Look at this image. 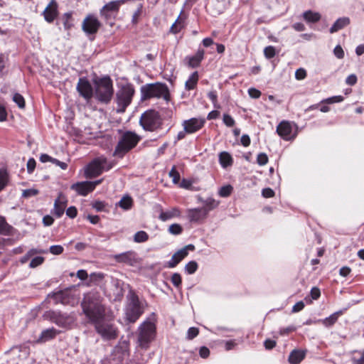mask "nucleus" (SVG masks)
Here are the masks:
<instances>
[{
	"label": "nucleus",
	"instance_id": "obj_9",
	"mask_svg": "<svg viewBox=\"0 0 364 364\" xmlns=\"http://www.w3.org/2000/svg\"><path fill=\"white\" fill-rule=\"evenodd\" d=\"M144 309L139 297L133 294L130 296L129 302L126 308V318L130 323H134L143 314Z\"/></svg>",
	"mask_w": 364,
	"mask_h": 364
},
{
	"label": "nucleus",
	"instance_id": "obj_31",
	"mask_svg": "<svg viewBox=\"0 0 364 364\" xmlns=\"http://www.w3.org/2000/svg\"><path fill=\"white\" fill-rule=\"evenodd\" d=\"M219 161L223 168H226L232 164L231 156L226 151H223L219 154Z\"/></svg>",
	"mask_w": 364,
	"mask_h": 364
},
{
	"label": "nucleus",
	"instance_id": "obj_26",
	"mask_svg": "<svg viewBox=\"0 0 364 364\" xmlns=\"http://www.w3.org/2000/svg\"><path fill=\"white\" fill-rule=\"evenodd\" d=\"M306 352L301 350H294L289 356V362L291 364H299L305 358Z\"/></svg>",
	"mask_w": 364,
	"mask_h": 364
},
{
	"label": "nucleus",
	"instance_id": "obj_61",
	"mask_svg": "<svg viewBox=\"0 0 364 364\" xmlns=\"http://www.w3.org/2000/svg\"><path fill=\"white\" fill-rule=\"evenodd\" d=\"M77 214V210L75 206H70L66 210V215L70 218H75Z\"/></svg>",
	"mask_w": 364,
	"mask_h": 364
},
{
	"label": "nucleus",
	"instance_id": "obj_10",
	"mask_svg": "<svg viewBox=\"0 0 364 364\" xmlns=\"http://www.w3.org/2000/svg\"><path fill=\"white\" fill-rule=\"evenodd\" d=\"M107 163L106 158H97L90 162L86 167L85 174L86 178H92L100 176Z\"/></svg>",
	"mask_w": 364,
	"mask_h": 364
},
{
	"label": "nucleus",
	"instance_id": "obj_20",
	"mask_svg": "<svg viewBox=\"0 0 364 364\" xmlns=\"http://www.w3.org/2000/svg\"><path fill=\"white\" fill-rule=\"evenodd\" d=\"M58 14V4L55 0H51L43 11L44 18L48 23H52L57 17Z\"/></svg>",
	"mask_w": 364,
	"mask_h": 364
},
{
	"label": "nucleus",
	"instance_id": "obj_43",
	"mask_svg": "<svg viewBox=\"0 0 364 364\" xmlns=\"http://www.w3.org/2000/svg\"><path fill=\"white\" fill-rule=\"evenodd\" d=\"M232 191V187L230 185H227L221 187L218 191L220 196L225 198L229 196Z\"/></svg>",
	"mask_w": 364,
	"mask_h": 364
},
{
	"label": "nucleus",
	"instance_id": "obj_57",
	"mask_svg": "<svg viewBox=\"0 0 364 364\" xmlns=\"http://www.w3.org/2000/svg\"><path fill=\"white\" fill-rule=\"evenodd\" d=\"M171 282L172 284L178 287L181 284V277L178 273H174L171 277Z\"/></svg>",
	"mask_w": 364,
	"mask_h": 364
},
{
	"label": "nucleus",
	"instance_id": "obj_14",
	"mask_svg": "<svg viewBox=\"0 0 364 364\" xmlns=\"http://www.w3.org/2000/svg\"><path fill=\"white\" fill-rule=\"evenodd\" d=\"M76 89L80 95L87 101H89L93 96L92 86L85 77H80L79 79Z\"/></svg>",
	"mask_w": 364,
	"mask_h": 364
},
{
	"label": "nucleus",
	"instance_id": "obj_33",
	"mask_svg": "<svg viewBox=\"0 0 364 364\" xmlns=\"http://www.w3.org/2000/svg\"><path fill=\"white\" fill-rule=\"evenodd\" d=\"M12 227L9 225L4 217L0 216V234L9 235L11 234Z\"/></svg>",
	"mask_w": 364,
	"mask_h": 364
},
{
	"label": "nucleus",
	"instance_id": "obj_16",
	"mask_svg": "<svg viewBox=\"0 0 364 364\" xmlns=\"http://www.w3.org/2000/svg\"><path fill=\"white\" fill-rule=\"evenodd\" d=\"M117 262L124 263L129 266H134L139 262L137 254L134 251H128L114 256Z\"/></svg>",
	"mask_w": 364,
	"mask_h": 364
},
{
	"label": "nucleus",
	"instance_id": "obj_23",
	"mask_svg": "<svg viewBox=\"0 0 364 364\" xmlns=\"http://www.w3.org/2000/svg\"><path fill=\"white\" fill-rule=\"evenodd\" d=\"M70 188L77 192V193L80 196H85L89 193L92 192L91 184L89 183L88 181L77 182L76 183H73Z\"/></svg>",
	"mask_w": 364,
	"mask_h": 364
},
{
	"label": "nucleus",
	"instance_id": "obj_51",
	"mask_svg": "<svg viewBox=\"0 0 364 364\" xmlns=\"http://www.w3.org/2000/svg\"><path fill=\"white\" fill-rule=\"evenodd\" d=\"M44 262V258L43 257H36L34 258H33L29 264V267L31 268H35L39 265H41V264H43V262Z\"/></svg>",
	"mask_w": 364,
	"mask_h": 364
},
{
	"label": "nucleus",
	"instance_id": "obj_34",
	"mask_svg": "<svg viewBox=\"0 0 364 364\" xmlns=\"http://www.w3.org/2000/svg\"><path fill=\"white\" fill-rule=\"evenodd\" d=\"M118 205L125 210H129L133 205V200L129 196H123L119 201Z\"/></svg>",
	"mask_w": 364,
	"mask_h": 364
},
{
	"label": "nucleus",
	"instance_id": "obj_29",
	"mask_svg": "<svg viewBox=\"0 0 364 364\" xmlns=\"http://www.w3.org/2000/svg\"><path fill=\"white\" fill-rule=\"evenodd\" d=\"M60 292L63 298V305H73L76 302L75 295L72 294L70 289H65L60 290Z\"/></svg>",
	"mask_w": 364,
	"mask_h": 364
},
{
	"label": "nucleus",
	"instance_id": "obj_24",
	"mask_svg": "<svg viewBox=\"0 0 364 364\" xmlns=\"http://www.w3.org/2000/svg\"><path fill=\"white\" fill-rule=\"evenodd\" d=\"M58 333H60V331L53 327L45 329L41 332L38 339V342L46 343L53 339Z\"/></svg>",
	"mask_w": 364,
	"mask_h": 364
},
{
	"label": "nucleus",
	"instance_id": "obj_50",
	"mask_svg": "<svg viewBox=\"0 0 364 364\" xmlns=\"http://www.w3.org/2000/svg\"><path fill=\"white\" fill-rule=\"evenodd\" d=\"M275 53V48L272 46H269L264 49V55L268 59L272 58Z\"/></svg>",
	"mask_w": 364,
	"mask_h": 364
},
{
	"label": "nucleus",
	"instance_id": "obj_17",
	"mask_svg": "<svg viewBox=\"0 0 364 364\" xmlns=\"http://www.w3.org/2000/svg\"><path fill=\"white\" fill-rule=\"evenodd\" d=\"M293 127L290 122L282 121L277 127V134L284 140H291L295 137V134H292Z\"/></svg>",
	"mask_w": 364,
	"mask_h": 364
},
{
	"label": "nucleus",
	"instance_id": "obj_6",
	"mask_svg": "<svg viewBox=\"0 0 364 364\" xmlns=\"http://www.w3.org/2000/svg\"><path fill=\"white\" fill-rule=\"evenodd\" d=\"M135 94V89L132 84L122 85L116 92L115 102L117 105V112L123 113L131 104Z\"/></svg>",
	"mask_w": 364,
	"mask_h": 364
},
{
	"label": "nucleus",
	"instance_id": "obj_41",
	"mask_svg": "<svg viewBox=\"0 0 364 364\" xmlns=\"http://www.w3.org/2000/svg\"><path fill=\"white\" fill-rule=\"evenodd\" d=\"M9 181V175L5 169H0V191H1L7 185Z\"/></svg>",
	"mask_w": 364,
	"mask_h": 364
},
{
	"label": "nucleus",
	"instance_id": "obj_12",
	"mask_svg": "<svg viewBox=\"0 0 364 364\" xmlns=\"http://www.w3.org/2000/svg\"><path fill=\"white\" fill-rule=\"evenodd\" d=\"M205 123L203 117H193L184 120L182 123L184 130L188 134H193L202 129Z\"/></svg>",
	"mask_w": 364,
	"mask_h": 364
},
{
	"label": "nucleus",
	"instance_id": "obj_42",
	"mask_svg": "<svg viewBox=\"0 0 364 364\" xmlns=\"http://www.w3.org/2000/svg\"><path fill=\"white\" fill-rule=\"evenodd\" d=\"M343 100V96H341V95H336V96H333V97L324 99V100H321V103H324V104L329 105V104L341 102Z\"/></svg>",
	"mask_w": 364,
	"mask_h": 364
},
{
	"label": "nucleus",
	"instance_id": "obj_19",
	"mask_svg": "<svg viewBox=\"0 0 364 364\" xmlns=\"http://www.w3.org/2000/svg\"><path fill=\"white\" fill-rule=\"evenodd\" d=\"M129 355V343L127 341L120 342L113 350V359L117 361H122Z\"/></svg>",
	"mask_w": 364,
	"mask_h": 364
},
{
	"label": "nucleus",
	"instance_id": "obj_4",
	"mask_svg": "<svg viewBox=\"0 0 364 364\" xmlns=\"http://www.w3.org/2000/svg\"><path fill=\"white\" fill-rule=\"evenodd\" d=\"M141 137L135 132L131 131L124 132L119 139L113 155L122 158L127 152L137 145Z\"/></svg>",
	"mask_w": 364,
	"mask_h": 364
},
{
	"label": "nucleus",
	"instance_id": "obj_60",
	"mask_svg": "<svg viewBox=\"0 0 364 364\" xmlns=\"http://www.w3.org/2000/svg\"><path fill=\"white\" fill-rule=\"evenodd\" d=\"M36 165V163L35 159L33 158L29 159L26 165L28 173H31L34 171Z\"/></svg>",
	"mask_w": 364,
	"mask_h": 364
},
{
	"label": "nucleus",
	"instance_id": "obj_38",
	"mask_svg": "<svg viewBox=\"0 0 364 364\" xmlns=\"http://www.w3.org/2000/svg\"><path fill=\"white\" fill-rule=\"evenodd\" d=\"M63 26L65 30H70L73 26L72 12H68L63 16Z\"/></svg>",
	"mask_w": 364,
	"mask_h": 364
},
{
	"label": "nucleus",
	"instance_id": "obj_5",
	"mask_svg": "<svg viewBox=\"0 0 364 364\" xmlns=\"http://www.w3.org/2000/svg\"><path fill=\"white\" fill-rule=\"evenodd\" d=\"M95 96L100 102L108 104L114 94L112 80L109 76L103 77L95 82Z\"/></svg>",
	"mask_w": 364,
	"mask_h": 364
},
{
	"label": "nucleus",
	"instance_id": "obj_59",
	"mask_svg": "<svg viewBox=\"0 0 364 364\" xmlns=\"http://www.w3.org/2000/svg\"><path fill=\"white\" fill-rule=\"evenodd\" d=\"M306 76V72L303 68H299L295 72V77L296 80H303Z\"/></svg>",
	"mask_w": 364,
	"mask_h": 364
},
{
	"label": "nucleus",
	"instance_id": "obj_8",
	"mask_svg": "<svg viewBox=\"0 0 364 364\" xmlns=\"http://www.w3.org/2000/svg\"><path fill=\"white\" fill-rule=\"evenodd\" d=\"M138 342L142 348H147L149 344L154 340L156 333L155 324L150 321H144L139 327Z\"/></svg>",
	"mask_w": 364,
	"mask_h": 364
},
{
	"label": "nucleus",
	"instance_id": "obj_37",
	"mask_svg": "<svg viewBox=\"0 0 364 364\" xmlns=\"http://www.w3.org/2000/svg\"><path fill=\"white\" fill-rule=\"evenodd\" d=\"M184 25V19L181 16H178L174 23L172 24L170 31L173 33H178Z\"/></svg>",
	"mask_w": 364,
	"mask_h": 364
},
{
	"label": "nucleus",
	"instance_id": "obj_56",
	"mask_svg": "<svg viewBox=\"0 0 364 364\" xmlns=\"http://www.w3.org/2000/svg\"><path fill=\"white\" fill-rule=\"evenodd\" d=\"M38 193V191L37 189L31 188L26 189L23 191L22 196L24 198H29L32 196H35Z\"/></svg>",
	"mask_w": 364,
	"mask_h": 364
},
{
	"label": "nucleus",
	"instance_id": "obj_52",
	"mask_svg": "<svg viewBox=\"0 0 364 364\" xmlns=\"http://www.w3.org/2000/svg\"><path fill=\"white\" fill-rule=\"evenodd\" d=\"M169 176L172 178L173 183L177 184L180 181V174L176 170L175 167H173L169 172Z\"/></svg>",
	"mask_w": 364,
	"mask_h": 364
},
{
	"label": "nucleus",
	"instance_id": "obj_1",
	"mask_svg": "<svg viewBox=\"0 0 364 364\" xmlns=\"http://www.w3.org/2000/svg\"><path fill=\"white\" fill-rule=\"evenodd\" d=\"M84 314L93 322H98L105 316V307L100 293L90 291L85 294L82 301Z\"/></svg>",
	"mask_w": 364,
	"mask_h": 364
},
{
	"label": "nucleus",
	"instance_id": "obj_22",
	"mask_svg": "<svg viewBox=\"0 0 364 364\" xmlns=\"http://www.w3.org/2000/svg\"><path fill=\"white\" fill-rule=\"evenodd\" d=\"M208 210L206 208H194L188 211V218L191 222L197 223L206 218Z\"/></svg>",
	"mask_w": 364,
	"mask_h": 364
},
{
	"label": "nucleus",
	"instance_id": "obj_36",
	"mask_svg": "<svg viewBox=\"0 0 364 364\" xmlns=\"http://www.w3.org/2000/svg\"><path fill=\"white\" fill-rule=\"evenodd\" d=\"M342 314L341 311H336L332 314L330 316L322 320V323L326 326H331L333 325L338 320V316Z\"/></svg>",
	"mask_w": 364,
	"mask_h": 364
},
{
	"label": "nucleus",
	"instance_id": "obj_58",
	"mask_svg": "<svg viewBox=\"0 0 364 364\" xmlns=\"http://www.w3.org/2000/svg\"><path fill=\"white\" fill-rule=\"evenodd\" d=\"M333 53L338 59H342L344 57V51L342 47L339 45L335 47Z\"/></svg>",
	"mask_w": 364,
	"mask_h": 364
},
{
	"label": "nucleus",
	"instance_id": "obj_15",
	"mask_svg": "<svg viewBox=\"0 0 364 364\" xmlns=\"http://www.w3.org/2000/svg\"><path fill=\"white\" fill-rule=\"evenodd\" d=\"M195 250V246L193 245L189 244L178 250L175 252L171 259L168 262L167 267L169 268L175 267L183 259H184L188 254V251H193Z\"/></svg>",
	"mask_w": 364,
	"mask_h": 364
},
{
	"label": "nucleus",
	"instance_id": "obj_27",
	"mask_svg": "<svg viewBox=\"0 0 364 364\" xmlns=\"http://www.w3.org/2000/svg\"><path fill=\"white\" fill-rule=\"evenodd\" d=\"M180 215V210L178 208H172L166 211H161L159 218L162 221H166L173 218L178 217Z\"/></svg>",
	"mask_w": 364,
	"mask_h": 364
},
{
	"label": "nucleus",
	"instance_id": "obj_48",
	"mask_svg": "<svg viewBox=\"0 0 364 364\" xmlns=\"http://www.w3.org/2000/svg\"><path fill=\"white\" fill-rule=\"evenodd\" d=\"M13 100L18 105L19 108H24L25 100L21 95L19 93H15L13 96Z\"/></svg>",
	"mask_w": 364,
	"mask_h": 364
},
{
	"label": "nucleus",
	"instance_id": "obj_2",
	"mask_svg": "<svg viewBox=\"0 0 364 364\" xmlns=\"http://www.w3.org/2000/svg\"><path fill=\"white\" fill-rule=\"evenodd\" d=\"M141 100L145 101L151 98H162L166 101L170 99L168 86L163 82L148 83L141 87Z\"/></svg>",
	"mask_w": 364,
	"mask_h": 364
},
{
	"label": "nucleus",
	"instance_id": "obj_55",
	"mask_svg": "<svg viewBox=\"0 0 364 364\" xmlns=\"http://www.w3.org/2000/svg\"><path fill=\"white\" fill-rule=\"evenodd\" d=\"M199 331L197 328L191 327L189 328L187 332V338L192 340L198 335Z\"/></svg>",
	"mask_w": 364,
	"mask_h": 364
},
{
	"label": "nucleus",
	"instance_id": "obj_32",
	"mask_svg": "<svg viewBox=\"0 0 364 364\" xmlns=\"http://www.w3.org/2000/svg\"><path fill=\"white\" fill-rule=\"evenodd\" d=\"M198 80V72H194L191 74L189 78L186 80L185 87L188 90H191L195 88Z\"/></svg>",
	"mask_w": 364,
	"mask_h": 364
},
{
	"label": "nucleus",
	"instance_id": "obj_44",
	"mask_svg": "<svg viewBox=\"0 0 364 364\" xmlns=\"http://www.w3.org/2000/svg\"><path fill=\"white\" fill-rule=\"evenodd\" d=\"M197 269L198 264L195 261H191L188 263H187L185 266V270L189 274L195 273Z\"/></svg>",
	"mask_w": 364,
	"mask_h": 364
},
{
	"label": "nucleus",
	"instance_id": "obj_35",
	"mask_svg": "<svg viewBox=\"0 0 364 364\" xmlns=\"http://www.w3.org/2000/svg\"><path fill=\"white\" fill-rule=\"evenodd\" d=\"M351 360L353 364H364V350L352 352Z\"/></svg>",
	"mask_w": 364,
	"mask_h": 364
},
{
	"label": "nucleus",
	"instance_id": "obj_62",
	"mask_svg": "<svg viewBox=\"0 0 364 364\" xmlns=\"http://www.w3.org/2000/svg\"><path fill=\"white\" fill-rule=\"evenodd\" d=\"M48 252V250L39 249V248H32L30 250L27 252V254L30 255L31 257L34 255L36 254H46Z\"/></svg>",
	"mask_w": 364,
	"mask_h": 364
},
{
	"label": "nucleus",
	"instance_id": "obj_18",
	"mask_svg": "<svg viewBox=\"0 0 364 364\" xmlns=\"http://www.w3.org/2000/svg\"><path fill=\"white\" fill-rule=\"evenodd\" d=\"M96 330L102 337L107 339H112L117 336L115 328L109 323H97L96 324Z\"/></svg>",
	"mask_w": 364,
	"mask_h": 364
},
{
	"label": "nucleus",
	"instance_id": "obj_53",
	"mask_svg": "<svg viewBox=\"0 0 364 364\" xmlns=\"http://www.w3.org/2000/svg\"><path fill=\"white\" fill-rule=\"evenodd\" d=\"M257 162L259 166H264L268 162V157L264 153H259L257 157Z\"/></svg>",
	"mask_w": 364,
	"mask_h": 364
},
{
	"label": "nucleus",
	"instance_id": "obj_63",
	"mask_svg": "<svg viewBox=\"0 0 364 364\" xmlns=\"http://www.w3.org/2000/svg\"><path fill=\"white\" fill-rule=\"evenodd\" d=\"M248 93L250 95V96L254 99H257L260 97L261 95V92L258 90H257L256 88H250L248 90Z\"/></svg>",
	"mask_w": 364,
	"mask_h": 364
},
{
	"label": "nucleus",
	"instance_id": "obj_13",
	"mask_svg": "<svg viewBox=\"0 0 364 364\" xmlns=\"http://www.w3.org/2000/svg\"><path fill=\"white\" fill-rule=\"evenodd\" d=\"M28 355V350L21 346H14L9 351V364H20Z\"/></svg>",
	"mask_w": 364,
	"mask_h": 364
},
{
	"label": "nucleus",
	"instance_id": "obj_25",
	"mask_svg": "<svg viewBox=\"0 0 364 364\" xmlns=\"http://www.w3.org/2000/svg\"><path fill=\"white\" fill-rule=\"evenodd\" d=\"M350 18L348 17H342L338 18L335 23L333 24V26L330 28V33H333L339 30L345 28L346 26H348L350 24Z\"/></svg>",
	"mask_w": 364,
	"mask_h": 364
},
{
	"label": "nucleus",
	"instance_id": "obj_7",
	"mask_svg": "<svg viewBox=\"0 0 364 364\" xmlns=\"http://www.w3.org/2000/svg\"><path fill=\"white\" fill-rule=\"evenodd\" d=\"M162 120L158 112L149 109L144 112L140 119L139 124L142 128L149 132H154L161 127Z\"/></svg>",
	"mask_w": 364,
	"mask_h": 364
},
{
	"label": "nucleus",
	"instance_id": "obj_46",
	"mask_svg": "<svg viewBox=\"0 0 364 364\" xmlns=\"http://www.w3.org/2000/svg\"><path fill=\"white\" fill-rule=\"evenodd\" d=\"M183 231L182 227L179 224H172L168 228V232L174 235H180Z\"/></svg>",
	"mask_w": 364,
	"mask_h": 364
},
{
	"label": "nucleus",
	"instance_id": "obj_3",
	"mask_svg": "<svg viewBox=\"0 0 364 364\" xmlns=\"http://www.w3.org/2000/svg\"><path fill=\"white\" fill-rule=\"evenodd\" d=\"M43 317L55 323L60 328L70 329L76 321V314L74 311L63 312L58 310H49L44 313Z\"/></svg>",
	"mask_w": 364,
	"mask_h": 364
},
{
	"label": "nucleus",
	"instance_id": "obj_30",
	"mask_svg": "<svg viewBox=\"0 0 364 364\" xmlns=\"http://www.w3.org/2000/svg\"><path fill=\"white\" fill-rule=\"evenodd\" d=\"M303 18L306 22L316 23L321 19V14L318 12L308 10L304 12Z\"/></svg>",
	"mask_w": 364,
	"mask_h": 364
},
{
	"label": "nucleus",
	"instance_id": "obj_64",
	"mask_svg": "<svg viewBox=\"0 0 364 364\" xmlns=\"http://www.w3.org/2000/svg\"><path fill=\"white\" fill-rule=\"evenodd\" d=\"M262 195L264 198H272L274 196V192L272 188H266L262 190Z\"/></svg>",
	"mask_w": 364,
	"mask_h": 364
},
{
	"label": "nucleus",
	"instance_id": "obj_28",
	"mask_svg": "<svg viewBox=\"0 0 364 364\" xmlns=\"http://www.w3.org/2000/svg\"><path fill=\"white\" fill-rule=\"evenodd\" d=\"M204 56V50L199 49L197 53L191 57H188V65L191 68H197L199 66Z\"/></svg>",
	"mask_w": 364,
	"mask_h": 364
},
{
	"label": "nucleus",
	"instance_id": "obj_40",
	"mask_svg": "<svg viewBox=\"0 0 364 364\" xmlns=\"http://www.w3.org/2000/svg\"><path fill=\"white\" fill-rule=\"evenodd\" d=\"M149 240V235L143 230L136 232L134 235V241L137 243L144 242Z\"/></svg>",
	"mask_w": 364,
	"mask_h": 364
},
{
	"label": "nucleus",
	"instance_id": "obj_39",
	"mask_svg": "<svg viewBox=\"0 0 364 364\" xmlns=\"http://www.w3.org/2000/svg\"><path fill=\"white\" fill-rule=\"evenodd\" d=\"M205 206L202 208H206L208 210V213L215 208H216L219 205V201H217L214 198H208L205 200H204Z\"/></svg>",
	"mask_w": 364,
	"mask_h": 364
},
{
	"label": "nucleus",
	"instance_id": "obj_21",
	"mask_svg": "<svg viewBox=\"0 0 364 364\" xmlns=\"http://www.w3.org/2000/svg\"><path fill=\"white\" fill-rule=\"evenodd\" d=\"M67 203V198L63 193H59L58 197L55 200L53 208V213L57 218H60L63 215Z\"/></svg>",
	"mask_w": 364,
	"mask_h": 364
},
{
	"label": "nucleus",
	"instance_id": "obj_49",
	"mask_svg": "<svg viewBox=\"0 0 364 364\" xmlns=\"http://www.w3.org/2000/svg\"><path fill=\"white\" fill-rule=\"evenodd\" d=\"M104 274L102 273H92L90 276V282L95 284H99L104 279Z\"/></svg>",
	"mask_w": 364,
	"mask_h": 364
},
{
	"label": "nucleus",
	"instance_id": "obj_11",
	"mask_svg": "<svg viewBox=\"0 0 364 364\" xmlns=\"http://www.w3.org/2000/svg\"><path fill=\"white\" fill-rule=\"evenodd\" d=\"M101 27V23L97 17L90 14L86 16L82 23V30L87 35H95Z\"/></svg>",
	"mask_w": 364,
	"mask_h": 364
},
{
	"label": "nucleus",
	"instance_id": "obj_54",
	"mask_svg": "<svg viewBox=\"0 0 364 364\" xmlns=\"http://www.w3.org/2000/svg\"><path fill=\"white\" fill-rule=\"evenodd\" d=\"M224 124L229 127H232L235 125L234 119L228 114H224L223 118Z\"/></svg>",
	"mask_w": 364,
	"mask_h": 364
},
{
	"label": "nucleus",
	"instance_id": "obj_45",
	"mask_svg": "<svg viewBox=\"0 0 364 364\" xmlns=\"http://www.w3.org/2000/svg\"><path fill=\"white\" fill-rule=\"evenodd\" d=\"M48 296L51 297L53 299L55 304H63V298L62 296V294H61L60 291L50 294H48Z\"/></svg>",
	"mask_w": 364,
	"mask_h": 364
},
{
	"label": "nucleus",
	"instance_id": "obj_47",
	"mask_svg": "<svg viewBox=\"0 0 364 364\" xmlns=\"http://www.w3.org/2000/svg\"><path fill=\"white\" fill-rule=\"evenodd\" d=\"M63 251L64 248L63 246L60 245H56L50 246L48 252H49L53 255H60L63 252Z\"/></svg>",
	"mask_w": 364,
	"mask_h": 364
}]
</instances>
